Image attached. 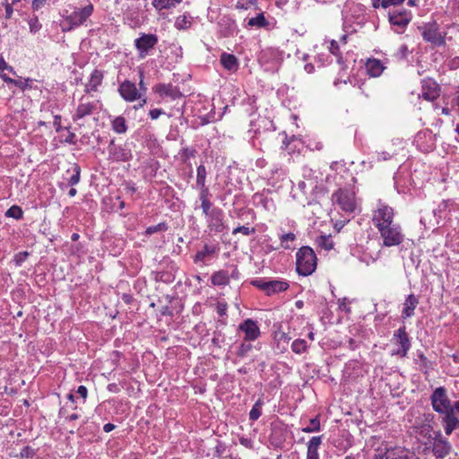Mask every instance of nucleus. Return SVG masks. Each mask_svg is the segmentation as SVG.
<instances>
[{"label": "nucleus", "instance_id": "obj_15", "mask_svg": "<svg viewBox=\"0 0 459 459\" xmlns=\"http://www.w3.org/2000/svg\"><path fill=\"white\" fill-rule=\"evenodd\" d=\"M450 442L442 436L441 432L436 433L433 438L432 452L437 459H444L451 451Z\"/></svg>", "mask_w": 459, "mask_h": 459}, {"label": "nucleus", "instance_id": "obj_57", "mask_svg": "<svg viewBox=\"0 0 459 459\" xmlns=\"http://www.w3.org/2000/svg\"><path fill=\"white\" fill-rule=\"evenodd\" d=\"M252 285L258 288L259 290L264 291L266 293L267 291V286H268V281L265 279H256L252 281Z\"/></svg>", "mask_w": 459, "mask_h": 459}, {"label": "nucleus", "instance_id": "obj_19", "mask_svg": "<svg viewBox=\"0 0 459 459\" xmlns=\"http://www.w3.org/2000/svg\"><path fill=\"white\" fill-rule=\"evenodd\" d=\"M438 84L432 79L422 81L421 97L426 100H435L439 96Z\"/></svg>", "mask_w": 459, "mask_h": 459}, {"label": "nucleus", "instance_id": "obj_38", "mask_svg": "<svg viewBox=\"0 0 459 459\" xmlns=\"http://www.w3.org/2000/svg\"><path fill=\"white\" fill-rule=\"evenodd\" d=\"M182 0H152V4L157 10L169 9L179 4Z\"/></svg>", "mask_w": 459, "mask_h": 459}, {"label": "nucleus", "instance_id": "obj_47", "mask_svg": "<svg viewBox=\"0 0 459 459\" xmlns=\"http://www.w3.org/2000/svg\"><path fill=\"white\" fill-rule=\"evenodd\" d=\"M283 176V170L281 168H278L277 166H273L271 169V176L269 177V180H272L273 184H274V181L281 179Z\"/></svg>", "mask_w": 459, "mask_h": 459}, {"label": "nucleus", "instance_id": "obj_35", "mask_svg": "<svg viewBox=\"0 0 459 459\" xmlns=\"http://www.w3.org/2000/svg\"><path fill=\"white\" fill-rule=\"evenodd\" d=\"M247 25L249 27L264 28L268 25L263 13H258L256 16L248 19Z\"/></svg>", "mask_w": 459, "mask_h": 459}, {"label": "nucleus", "instance_id": "obj_51", "mask_svg": "<svg viewBox=\"0 0 459 459\" xmlns=\"http://www.w3.org/2000/svg\"><path fill=\"white\" fill-rule=\"evenodd\" d=\"M30 31L31 33H36L41 29V23L39 21L37 15L31 17L29 21Z\"/></svg>", "mask_w": 459, "mask_h": 459}, {"label": "nucleus", "instance_id": "obj_32", "mask_svg": "<svg viewBox=\"0 0 459 459\" xmlns=\"http://www.w3.org/2000/svg\"><path fill=\"white\" fill-rule=\"evenodd\" d=\"M102 77L103 75L100 71L94 70L91 74L89 83L86 84V91L90 92L91 91H96L97 86L100 85L102 81Z\"/></svg>", "mask_w": 459, "mask_h": 459}, {"label": "nucleus", "instance_id": "obj_56", "mask_svg": "<svg viewBox=\"0 0 459 459\" xmlns=\"http://www.w3.org/2000/svg\"><path fill=\"white\" fill-rule=\"evenodd\" d=\"M34 455H35V450L31 446H24L20 453V456L22 459L32 458Z\"/></svg>", "mask_w": 459, "mask_h": 459}, {"label": "nucleus", "instance_id": "obj_6", "mask_svg": "<svg viewBox=\"0 0 459 459\" xmlns=\"http://www.w3.org/2000/svg\"><path fill=\"white\" fill-rule=\"evenodd\" d=\"M344 28L351 27L353 23L360 25L364 22V7L354 2L347 3L342 10Z\"/></svg>", "mask_w": 459, "mask_h": 459}, {"label": "nucleus", "instance_id": "obj_24", "mask_svg": "<svg viewBox=\"0 0 459 459\" xmlns=\"http://www.w3.org/2000/svg\"><path fill=\"white\" fill-rule=\"evenodd\" d=\"M453 411L451 416L448 417V422L444 429L447 436L451 435L456 429H459V400L455 402Z\"/></svg>", "mask_w": 459, "mask_h": 459}, {"label": "nucleus", "instance_id": "obj_20", "mask_svg": "<svg viewBox=\"0 0 459 459\" xmlns=\"http://www.w3.org/2000/svg\"><path fill=\"white\" fill-rule=\"evenodd\" d=\"M454 205L455 202L450 199L443 200L438 204L437 207L433 210V214L437 224L449 217Z\"/></svg>", "mask_w": 459, "mask_h": 459}, {"label": "nucleus", "instance_id": "obj_36", "mask_svg": "<svg viewBox=\"0 0 459 459\" xmlns=\"http://www.w3.org/2000/svg\"><path fill=\"white\" fill-rule=\"evenodd\" d=\"M252 341H244L238 345L236 355L238 358L243 359L247 356V354L252 351L253 345L251 344Z\"/></svg>", "mask_w": 459, "mask_h": 459}, {"label": "nucleus", "instance_id": "obj_12", "mask_svg": "<svg viewBox=\"0 0 459 459\" xmlns=\"http://www.w3.org/2000/svg\"><path fill=\"white\" fill-rule=\"evenodd\" d=\"M238 331L244 333V341L255 342L261 335V331L257 321L252 318H247L238 325Z\"/></svg>", "mask_w": 459, "mask_h": 459}, {"label": "nucleus", "instance_id": "obj_3", "mask_svg": "<svg viewBox=\"0 0 459 459\" xmlns=\"http://www.w3.org/2000/svg\"><path fill=\"white\" fill-rule=\"evenodd\" d=\"M332 201L335 207L347 214L354 212L358 206L355 192L350 188H339L333 194Z\"/></svg>", "mask_w": 459, "mask_h": 459}, {"label": "nucleus", "instance_id": "obj_34", "mask_svg": "<svg viewBox=\"0 0 459 459\" xmlns=\"http://www.w3.org/2000/svg\"><path fill=\"white\" fill-rule=\"evenodd\" d=\"M316 242L318 247L327 251L333 249L334 246L331 235H321L316 238Z\"/></svg>", "mask_w": 459, "mask_h": 459}, {"label": "nucleus", "instance_id": "obj_14", "mask_svg": "<svg viewBox=\"0 0 459 459\" xmlns=\"http://www.w3.org/2000/svg\"><path fill=\"white\" fill-rule=\"evenodd\" d=\"M394 338L396 342V344L399 345V348L393 352L394 355L400 356L401 358H404L407 356L409 350L411 349V341L406 333L405 326L400 327L394 333Z\"/></svg>", "mask_w": 459, "mask_h": 459}, {"label": "nucleus", "instance_id": "obj_40", "mask_svg": "<svg viewBox=\"0 0 459 459\" xmlns=\"http://www.w3.org/2000/svg\"><path fill=\"white\" fill-rule=\"evenodd\" d=\"M307 350V343L304 339H296L291 343V351L296 354H302Z\"/></svg>", "mask_w": 459, "mask_h": 459}, {"label": "nucleus", "instance_id": "obj_48", "mask_svg": "<svg viewBox=\"0 0 459 459\" xmlns=\"http://www.w3.org/2000/svg\"><path fill=\"white\" fill-rule=\"evenodd\" d=\"M80 173H81L80 167L77 164H74V173L68 178V185L74 186V185L78 184L79 181H80Z\"/></svg>", "mask_w": 459, "mask_h": 459}, {"label": "nucleus", "instance_id": "obj_5", "mask_svg": "<svg viewBox=\"0 0 459 459\" xmlns=\"http://www.w3.org/2000/svg\"><path fill=\"white\" fill-rule=\"evenodd\" d=\"M118 91L121 97L126 101H134L139 100L140 107L146 104V98L143 97L146 88L143 86V81L140 82V90L136 88L135 83L126 81L121 83Z\"/></svg>", "mask_w": 459, "mask_h": 459}, {"label": "nucleus", "instance_id": "obj_63", "mask_svg": "<svg viewBox=\"0 0 459 459\" xmlns=\"http://www.w3.org/2000/svg\"><path fill=\"white\" fill-rule=\"evenodd\" d=\"M199 190V200L210 199L211 194L207 186H196Z\"/></svg>", "mask_w": 459, "mask_h": 459}, {"label": "nucleus", "instance_id": "obj_13", "mask_svg": "<svg viewBox=\"0 0 459 459\" xmlns=\"http://www.w3.org/2000/svg\"><path fill=\"white\" fill-rule=\"evenodd\" d=\"M414 143L422 152H429L436 147V136L429 130L420 131L416 134Z\"/></svg>", "mask_w": 459, "mask_h": 459}, {"label": "nucleus", "instance_id": "obj_28", "mask_svg": "<svg viewBox=\"0 0 459 459\" xmlns=\"http://www.w3.org/2000/svg\"><path fill=\"white\" fill-rule=\"evenodd\" d=\"M289 282L282 280H271L268 281L266 295L271 296L277 293L283 292L289 289Z\"/></svg>", "mask_w": 459, "mask_h": 459}, {"label": "nucleus", "instance_id": "obj_37", "mask_svg": "<svg viewBox=\"0 0 459 459\" xmlns=\"http://www.w3.org/2000/svg\"><path fill=\"white\" fill-rule=\"evenodd\" d=\"M264 405L263 399H258L255 404L253 405L252 409L249 411V420L252 421L257 420L260 416L262 415V407Z\"/></svg>", "mask_w": 459, "mask_h": 459}, {"label": "nucleus", "instance_id": "obj_54", "mask_svg": "<svg viewBox=\"0 0 459 459\" xmlns=\"http://www.w3.org/2000/svg\"><path fill=\"white\" fill-rule=\"evenodd\" d=\"M203 213L206 216L212 211L213 204L210 199L200 200Z\"/></svg>", "mask_w": 459, "mask_h": 459}, {"label": "nucleus", "instance_id": "obj_52", "mask_svg": "<svg viewBox=\"0 0 459 459\" xmlns=\"http://www.w3.org/2000/svg\"><path fill=\"white\" fill-rule=\"evenodd\" d=\"M132 157L131 151L126 148H120L119 150L117 149V160H128Z\"/></svg>", "mask_w": 459, "mask_h": 459}, {"label": "nucleus", "instance_id": "obj_21", "mask_svg": "<svg viewBox=\"0 0 459 459\" xmlns=\"http://www.w3.org/2000/svg\"><path fill=\"white\" fill-rule=\"evenodd\" d=\"M154 91L162 98L168 97L173 100L182 97L179 89L170 83H160L155 86Z\"/></svg>", "mask_w": 459, "mask_h": 459}, {"label": "nucleus", "instance_id": "obj_16", "mask_svg": "<svg viewBox=\"0 0 459 459\" xmlns=\"http://www.w3.org/2000/svg\"><path fill=\"white\" fill-rule=\"evenodd\" d=\"M206 222L211 231L220 233L225 229L224 212L220 208H212L211 213L205 216Z\"/></svg>", "mask_w": 459, "mask_h": 459}, {"label": "nucleus", "instance_id": "obj_8", "mask_svg": "<svg viewBox=\"0 0 459 459\" xmlns=\"http://www.w3.org/2000/svg\"><path fill=\"white\" fill-rule=\"evenodd\" d=\"M93 7L89 4L83 8L74 10L70 15L66 16L61 23L63 31H68L74 27L82 24L91 14Z\"/></svg>", "mask_w": 459, "mask_h": 459}, {"label": "nucleus", "instance_id": "obj_64", "mask_svg": "<svg viewBox=\"0 0 459 459\" xmlns=\"http://www.w3.org/2000/svg\"><path fill=\"white\" fill-rule=\"evenodd\" d=\"M162 114H164V111L161 108H153L149 111V116L152 120L159 118Z\"/></svg>", "mask_w": 459, "mask_h": 459}, {"label": "nucleus", "instance_id": "obj_46", "mask_svg": "<svg viewBox=\"0 0 459 459\" xmlns=\"http://www.w3.org/2000/svg\"><path fill=\"white\" fill-rule=\"evenodd\" d=\"M273 338L275 342H282L286 347L291 340V337L288 333L281 331L275 332Z\"/></svg>", "mask_w": 459, "mask_h": 459}, {"label": "nucleus", "instance_id": "obj_4", "mask_svg": "<svg viewBox=\"0 0 459 459\" xmlns=\"http://www.w3.org/2000/svg\"><path fill=\"white\" fill-rule=\"evenodd\" d=\"M377 230L385 247L399 246L403 242L404 235L399 224L392 223L377 229Z\"/></svg>", "mask_w": 459, "mask_h": 459}, {"label": "nucleus", "instance_id": "obj_11", "mask_svg": "<svg viewBox=\"0 0 459 459\" xmlns=\"http://www.w3.org/2000/svg\"><path fill=\"white\" fill-rule=\"evenodd\" d=\"M372 459H412V453L403 446L378 448Z\"/></svg>", "mask_w": 459, "mask_h": 459}, {"label": "nucleus", "instance_id": "obj_18", "mask_svg": "<svg viewBox=\"0 0 459 459\" xmlns=\"http://www.w3.org/2000/svg\"><path fill=\"white\" fill-rule=\"evenodd\" d=\"M220 251L219 244H204L203 248L195 255V264H205V263L215 257Z\"/></svg>", "mask_w": 459, "mask_h": 459}, {"label": "nucleus", "instance_id": "obj_10", "mask_svg": "<svg viewBox=\"0 0 459 459\" xmlns=\"http://www.w3.org/2000/svg\"><path fill=\"white\" fill-rule=\"evenodd\" d=\"M394 210L380 200L373 211L372 221L377 229L394 223Z\"/></svg>", "mask_w": 459, "mask_h": 459}, {"label": "nucleus", "instance_id": "obj_58", "mask_svg": "<svg viewBox=\"0 0 459 459\" xmlns=\"http://www.w3.org/2000/svg\"><path fill=\"white\" fill-rule=\"evenodd\" d=\"M30 82H32V79H30V78H27L25 80L20 79V80H15V82L13 83V85H15L16 87L24 91L27 88H31Z\"/></svg>", "mask_w": 459, "mask_h": 459}, {"label": "nucleus", "instance_id": "obj_61", "mask_svg": "<svg viewBox=\"0 0 459 459\" xmlns=\"http://www.w3.org/2000/svg\"><path fill=\"white\" fill-rule=\"evenodd\" d=\"M224 342V336L221 332H215L213 333V337L212 339V342L214 346L221 348L222 342Z\"/></svg>", "mask_w": 459, "mask_h": 459}, {"label": "nucleus", "instance_id": "obj_60", "mask_svg": "<svg viewBox=\"0 0 459 459\" xmlns=\"http://www.w3.org/2000/svg\"><path fill=\"white\" fill-rule=\"evenodd\" d=\"M228 304L224 301H219L216 304V312L219 316H224L227 315Z\"/></svg>", "mask_w": 459, "mask_h": 459}, {"label": "nucleus", "instance_id": "obj_41", "mask_svg": "<svg viewBox=\"0 0 459 459\" xmlns=\"http://www.w3.org/2000/svg\"><path fill=\"white\" fill-rule=\"evenodd\" d=\"M321 429L320 420L318 416L311 419L309 420V424L307 427L302 429V432L304 433H313L318 432Z\"/></svg>", "mask_w": 459, "mask_h": 459}, {"label": "nucleus", "instance_id": "obj_59", "mask_svg": "<svg viewBox=\"0 0 459 459\" xmlns=\"http://www.w3.org/2000/svg\"><path fill=\"white\" fill-rule=\"evenodd\" d=\"M127 130V126L126 125V120L122 117H117V134L126 133Z\"/></svg>", "mask_w": 459, "mask_h": 459}, {"label": "nucleus", "instance_id": "obj_50", "mask_svg": "<svg viewBox=\"0 0 459 459\" xmlns=\"http://www.w3.org/2000/svg\"><path fill=\"white\" fill-rule=\"evenodd\" d=\"M21 0H13L12 3H9V2H4L3 3V5L5 9V14H4V18L6 20H10L12 18V15L13 13V5L19 3Z\"/></svg>", "mask_w": 459, "mask_h": 459}, {"label": "nucleus", "instance_id": "obj_62", "mask_svg": "<svg viewBox=\"0 0 459 459\" xmlns=\"http://www.w3.org/2000/svg\"><path fill=\"white\" fill-rule=\"evenodd\" d=\"M239 444L246 448L253 449L254 448V440L251 437H240L238 438Z\"/></svg>", "mask_w": 459, "mask_h": 459}, {"label": "nucleus", "instance_id": "obj_33", "mask_svg": "<svg viewBox=\"0 0 459 459\" xmlns=\"http://www.w3.org/2000/svg\"><path fill=\"white\" fill-rule=\"evenodd\" d=\"M192 24V18L189 14L184 13L177 17L175 21V27L179 30H184L190 28Z\"/></svg>", "mask_w": 459, "mask_h": 459}, {"label": "nucleus", "instance_id": "obj_53", "mask_svg": "<svg viewBox=\"0 0 459 459\" xmlns=\"http://www.w3.org/2000/svg\"><path fill=\"white\" fill-rule=\"evenodd\" d=\"M255 232V230L254 228H249L247 226H238L233 230L232 234L236 235L238 233H242L246 236H249Z\"/></svg>", "mask_w": 459, "mask_h": 459}, {"label": "nucleus", "instance_id": "obj_1", "mask_svg": "<svg viewBox=\"0 0 459 459\" xmlns=\"http://www.w3.org/2000/svg\"><path fill=\"white\" fill-rule=\"evenodd\" d=\"M430 403L434 411L441 417V423L445 429L448 417L451 416L455 402H452L447 394V390L444 386H439L434 389L430 395Z\"/></svg>", "mask_w": 459, "mask_h": 459}, {"label": "nucleus", "instance_id": "obj_9", "mask_svg": "<svg viewBox=\"0 0 459 459\" xmlns=\"http://www.w3.org/2000/svg\"><path fill=\"white\" fill-rule=\"evenodd\" d=\"M423 39L435 47H441L446 44L445 36L439 31L438 24L433 21L424 23L419 27Z\"/></svg>", "mask_w": 459, "mask_h": 459}, {"label": "nucleus", "instance_id": "obj_26", "mask_svg": "<svg viewBox=\"0 0 459 459\" xmlns=\"http://www.w3.org/2000/svg\"><path fill=\"white\" fill-rule=\"evenodd\" d=\"M96 108V104L91 101H84V98L81 99V102L74 115V120L81 119L86 116L91 115Z\"/></svg>", "mask_w": 459, "mask_h": 459}, {"label": "nucleus", "instance_id": "obj_30", "mask_svg": "<svg viewBox=\"0 0 459 459\" xmlns=\"http://www.w3.org/2000/svg\"><path fill=\"white\" fill-rule=\"evenodd\" d=\"M211 282L214 286H226L230 283V273L225 270L214 272L211 276Z\"/></svg>", "mask_w": 459, "mask_h": 459}, {"label": "nucleus", "instance_id": "obj_45", "mask_svg": "<svg viewBox=\"0 0 459 459\" xmlns=\"http://www.w3.org/2000/svg\"><path fill=\"white\" fill-rule=\"evenodd\" d=\"M195 154H196L195 149L189 148V147L183 148L179 152V155L184 162L187 161L191 158H194L195 156Z\"/></svg>", "mask_w": 459, "mask_h": 459}, {"label": "nucleus", "instance_id": "obj_43", "mask_svg": "<svg viewBox=\"0 0 459 459\" xmlns=\"http://www.w3.org/2000/svg\"><path fill=\"white\" fill-rule=\"evenodd\" d=\"M327 48L329 49L330 53L333 54V56H335L337 57V62L342 65V56H340V51H339V44L336 40L334 39H332L330 42H329V46L327 47Z\"/></svg>", "mask_w": 459, "mask_h": 459}, {"label": "nucleus", "instance_id": "obj_25", "mask_svg": "<svg viewBox=\"0 0 459 459\" xmlns=\"http://www.w3.org/2000/svg\"><path fill=\"white\" fill-rule=\"evenodd\" d=\"M323 442L322 436L313 437L309 439L307 445L306 459H319L318 449Z\"/></svg>", "mask_w": 459, "mask_h": 459}, {"label": "nucleus", "instance_id": "obj_7", "mask_svg": "<svg viewBox=\"0 0 459 459\" xmlns=\"http://www.w3.org/2000/svg\"><path fill=\"white\" fill-rule=\"evenodd\" d=\"M411 18V13L403 7H396L388 13L389 22L396 33H403Z\"/></svg>", "mask_w": 459, "mask_h": 459}, {"label": "nucleus", "instance_id": "obj_31", "mask_svg": "<svg viewBox=\"0 0 459 459\" xmlns=\"http://www.w3.org/2000/svg\"><path fill=\"white\" fill-rule=\"evenodd\" d=\"M280 238V248L283 249H293L294 248V242L297 239V236L293 232H288V233H281L279 235ZM276 249H279L277 247Z\"/></svg>", "mask_w": 459, "mask_h": 459}, {"label": "nucleus", "instance_id": "obj_23", "mask_svg": "<svg viewBox=\"0 0 459 459\" xmlns=\"http://www.w3.org/2000/svg\"><path fill=\"white\" fill-rule=\"evenodd\" d=\"M253 203L256 207H262L268 212L273 211L275 208L273 199L264 192L255 193L253 195Z\"/></svg>", "mask_w": 459, "mask_h": 459}, {"label": "nucleus", "instance_id": "obj_55", "mask_svg": "<svg viewBox=\"0 0 459 459\" xmlns=\"http://www.w3.org/2000/svg\"><path fill=\"white\" fill-rule=\"evenodd\" d=\"M102 203H103V209L108 212H112L113 208H114L112 196L111 195L104 196Z\"/></svg>", "mask_w": 459, "mask_h": 459}, {"label": "nucleus", "instance_id": "obj_29", "mask_svg": "<svg viewBox=\"0 0 459 459\" xmlns=\"http://www.w3.org/2000/svg\"><path fill=\"white\" fill-rule=\"evenodd\" d=\"M220 62L222 65V66L230 72H236L238 69V60L232 54L225 52L222 53L220 57Z\"/></svg>", "mask_w": 459, "mask_h": 459}, {"label": "nucleus", "instance_id": "obj_39", "mask_svg": "<svg viewBox=\"0 0 459 459\" xmlns=\"http://www.w3.org/2000/svg\"><path fill=\"white\" fill-rule=\"evenodd\" d=\"M207 171L204 165L201 164L196 169V186H206Z\"/></svg>", "mask_w": 459, "mask_h": 459}, {"label": "nucleus", "instance_id": "obj_44", "mask_svg": "<svg viewBox=\"0 0 459 459\" xmlns=\"http://www.w3.org/2000/svg\"><path fill=\"white\" fill-rule=\"evenodd\" d=\"M168 229H169V226L166 222H160L157 225L149 226L146 229V234L152 235L156 232H163V231L168 230Z\"/></svg>", "mask_w": 459, "mask_h": 459}, {"label": "nucleus", "instance_id": "obj_2", "mask_svg": "<svg viewBox=\"0 0 459 459\" xmlns=\"http://www.w3.org/2000/svg\"><path fill=\"white\" fill-rule=\"evenodd\" d=\"M316 256L314 250L304 246L296 253V270L299 275L308 276L316 269Z\"/></svg>", "mask_w": 459, "mask_h": 459}, {"label": "nucleus", "instance_id": "obj_49", "mask_svg": "<svg viewBox=\"0 0 459 459\" xmlns=\"http://www.w3.org/2000/svg\"><path fill=\"white\" fill-rule=\"evenodd\" d=\"M409 54H410V51H409L407 45L403 44L399 47V48L395 52L394 56L398 60H404L407 58Z\"/></svg>", "mask_w": 459, "mask_h": 459}, {"label": "nucleus", "instance_id": "obj_22", "mask_svg": "<svg viewBox=\"0 0 459 459\" xmlns=\"http://www.w3.org/2000/svg\"><path fill=\"white\" fill-rule=\"evenodd\" d=\"M419 305V299L414 294H410L406 297L403 310H402V317L403 319H408L413 316L414 310L416 309L417 306Z\"/></svg>", "mask_w": 459, "mask_h": 459}, {"label": "nucleus", "instance_id": "obj_17", "mask_svg": "<svg viewBox=\"0 0 459 459\" xmlns=\"http://www.w3.org/2000/svg\"><path fill=\"white\" fill-rule=\"evenodd\" d=\"M158 43V38L154 34H142L134 40V46L139 52L140 57H144L148 52Z\"/></svg>", "mask_w": 459, "mask_h": 459}, {"label": "nucleus", "instance_id": "obj_42", "mask_svg": "<svg viewBox=\"0 0 459 459\" xmlns=\"http://www.w3.org/2000/svg\"><path fill=\"white\" fill-rule=\"evenodd\" d=\"M5 216L20 220L23 216V212L20 206L13 205L6 211Z\"/></svg>", "mask_w": 459, "mask_h": 459}, {"label": "nucleus", "instance_id": "obj_27", "mask_svg": "<svg viewBox=\"0 0 459 459\" xmlns=\"http://www.w3.org/2000/svg\"><path fill=\"white\" fill-rule=\"evenodd\" d=\"M365 68L368 74L371 77H378L385 70L383 63L376 58L368 59L365 65Z\"/></svg>", "mask_w": 459, "mask_h": 459}]
</instances>
